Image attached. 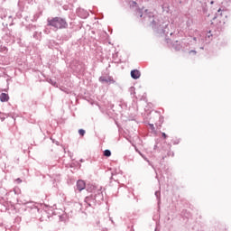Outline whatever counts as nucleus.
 Returning <instances> with one entry per match:
<instances>
[{
    "instance_id": "f257e3e1",
    "label": "nucleus",
    "mask_w": 231,
    "mask_h": 231,
    "mask_svg": "<svg viewBox=\"0 0 231 231\" xmlns=\"http://www.w3.org/2000/svg\"><path fill=\"white\" fill-rule=\"evenodd\" d=\"M136 16L143 17V19H148V21H150L151 23L152 30L159 35H165L166 37L167 35H169V24L162 21L155 22L154 14L149 12V10L143 8L137 9Z\"/></svg>"
},
{
    "instance_id": "f03ea898",
    "label": "nucleus",
    "mask_w": 231,
    "mask_h": 231,
    "mask_svg": "<svg viewBox=\"0 0 231 231\" xmlns=\"http://www.w3.org/2000/svg\"><path fill=\"white\" fill-rule=\"evenodd\" d=\"M48 26H52V28H56V30H64L68 28V22L66 18L62 17H53L47 19Z\"/></svg>"
},
{
    "instance_id": "7ed1b4c3",
    "label": "nucleus",
    "mask_w": 231,
    "mask_h": 231,
    "mask_svg": "<svg viewBox=\"0 0 231 231\" xmlns=\"http://www.w3.org/2000/svg\"><path fill=\"white\" fill-rule=\"evenodd\" d=\"M103 200H104V194L102 193L101 189L95 190L94 194H91L85 198V203H87L88 207L97 205V203H100V201H103Z\"/></svg>"
},
{
    "instance_id": "20e7f679",
    "label": "nucleus",
    "mask_w": 231,
    "mask_h": 231,
    "mask_svg": "<svg viewBox=\"0 0 231 231\" xmlns=\"http://www.w3.org/2000/svg\"><path fill=\"white\" fill-rule=\"evenodd\" d=\"M99 82H102V84H115L116 81L111 76H101Z\"/></svg>"
},
{
    "instance_id": "39448f33",
    "label": "nucleus",
    "mask_w": 231,
    "mask_h": 231,
    "mask_svg": "<svg viewBox=\"0 0 231 231\" xmlns=\"http://www.w3.org/2000/svg\"><path fill=\"white\" fill-rule=\"evenodd\" d=\"M25 205H27V208H30L32 214H37V212H39V208H37L33 202H27Z\"/></svg>"
},
{
    "instance_id": "423d86ee",
    "label": "nucleus",
    "mask_w": 231,
    "mask_h": 231,
    "mask_svg": "<svg viewBox=\"0 0 231 231\" xmlns=\"http://www.w3.org/2000/svg\"><path fill=\"white\" fill-rule=\"evenodd\" d=\"M77 14L81 19H88L89 17V13L84 9H78Z\"/></svg>"
},
{
    "instance_id": "0eeeda50",
    "label": "nucleus",
    "mask_w": 231,
    "mask_h": 231,
    "mask_svg": "<svg viewBox=\"0 0 231 231\" xmlns=\"http://www.w3.org/2000/svg\"><path fill=\"white\" fill-rule=\"evenodd\" d=\"M76 187L79 192H82V190L86 189V182H84V180H79L77 181Z\"/></svg>"
},
{
    "instance_id": "6e6552de",
    "label": "nucleus",
    "mask_w": 231,
    "mask_h": 231,
    "mask_svg": "<svg viewBox=\"0 0 231 231\" xmlns=\"http://www.w3.org/2000/svg\"><path fill=\"white\" fill-rule=\"evenodd\" d=\"M132 79H134V80H138V79L141 77V73H140V70L138 69H134V70H131V73H130Z\"/></svg>"
},
{
    "instance_id": "1a4fd4ad",
    "label": "nucleus",
    "mask_w": 231,
    "mask_h": 231,
    "mask_svg": "<svg viewBox=\"0 0 231 231\" xmlns=\"http://www.w3.org/2000/svg\"><path fill=\"white\" fill-rule=\"evenodd\" d=\"M8 100H10V97L8 96V94L6 93H2L0 95V101L1 102H8Z\"/></svg>"
},
{
    "instance_id": "9d476101",
    "label": "nucleus",
    "mask_w": 231,
    "mask_h": 231,
    "mask_svg": "<svg viewBox=\"0 0 231 231\" xmlns=\"http://www.w3.org/2000/svg\"><path fill=\"white\" fill-rule=\"evenodd\" d=\"M0 52L4 53L5 55H6V53H8V48H6V46H0Z\"/></svg>"
},
{
    "instance_id": "9b49d317",
    "label": "nucleus",
    "mask_w": 231,
    "mask_h": 231,
    "mask_svg": "<svg viewBox=\"0 0 231 231\" xmlns=\"http://www.w3.org/2000/svg\"><path fill=\"white\" fill-rule=\"evenodd\" d=\"M41 33L42 32H34V33L32 35L33 39H36L37 41H41Z\"/></svg>"
},
{
    "instance_id": "f8f14e48",
    "label": "nucleus",
    "mask_w": 231,
    "mask_h": 231,
    "mask_svg": "<svg viewBox=\"0 0 231 231\" xmlns=\"http://www.w3.org/2000/svg\"><path fill=\"white\" fill-rule=\"evenodd\" d=\"M221 15H223V14L221 13V9H218L217 14L213 18V21H216V19H221Z\"/></svg>"
},
{
    "instance_id": "ddd939ff",
    "label": "nucleus",
    "mask_w": 231,
    "mask_h": 231,
    "mask_svg": "<svg viewBox=\"0 0 231 231\" xmlns=\"http://www.w3.org/2000/svg\"><path fill=\"white\" fill-rule=\"evenodd\" d=\"M173 47L175 48V50L177 51H179V50H181V45L180 44V42L176 41L175 43L173 44Z\"/></svg>"
},
{
    "instance_id": "4468645a",
    "label": "nucleus",
    "mask_w": 231,
    "mask_h": 231,
    "mask_svg": "<svg viewBox=\"0 0 231 231\" xmlns=\"http://www.w3.org/2000/svg\"><path fill=\"white\" fill-rule=\"evenodd\" d=\"M50 84H51V86H53L54 88H58L59 84L57 83V81L53 80V79H50L49 80Z\"/></svg>"
},
{
    "instance_id": "2eb2a0df",
    "label": "nucleus",
    "mask_w": 231,
    "mask_h": 231,
    "mask_svg": "<svg viewBox=\"0 0 231 231\" xmlns=\"http://www.w3.org/2000/svg\"><path fill=\"white\" fill-rule=\"evenodd\" d=\"M104 156H106V158H109L111 156V150H105Z\"/></svg>"
},
{
    "instance_id": "dca6fc26",
    "label": "nucleus",
    "mask_w": 231,
    "mask_h": 231,
    "mask_svg": "<svg viewBox=\"0 0 231 231\" xmlns=\"http://www.w3.org/2000/svg\"><path fill=\"white\" fill-rule=\"evenodd\" d=\"M79 134L80 136H84V134H86V130H84V129H79Z\"/></svg>"
},
{
    "instance_id": "f3484780",
    "label": "nucleus",
    "mask_w": 231,
    "mask_h": 231,
    "mask_svg": "<svg viewBox=\"0 0 231 231\" xmlns=\"http://www.w3.org/2000/svg\"><path fill=\"white\" fill-rule=\"evenodd\" d=\"M213 36V34L210 32V31H209V32L207 34V38L208 39H210L211 37Z\"/></svg>"
},
{
    "instance_id": "a211bd4d",
    "label": "nucleus",
    "mask_w": 231,
    "mask_h": 231,
    "mask_svg": "<svg viewBox=\"0 0 231 231\" xmlns=\"http://www.w3.org/2000/svg\"><path fill=\"white\" fill-rule=\"evenodd\" d=\"M149 126H150V128H151L152 131H154V130H155L154 125L149 124Z\"/></svg>"
},
{
    "instance_id": "6ab92c4d",
    "label": "nucleus",
    "mask_w": 231,
    "mask_h": 231,
    "mask_svg": "<svg viewBox=\"0 0 231 231\" xmlns=\"http://www.w3.org/2000/svg\"><path fill=\"white\" fill-rule=\"evenodd\" d=\"M155 196L157 199H160V191H155Z\"/></svg>"
},
{
    "instance_id": "aec40b11",
    "label": "nucleus",
    "mask_w": 231,
    "mask_h": 231,
    "mask_svg": "<svg viewBox=\"0 0 231 231\" xmlns=\"http://www.w3.org/2000/svg\"><path fill=\"white\" fill-rule=\"evenodd\" d=\"M162 138H167V134L162 133Z\"/></svg>"
},
{
    "instance_id": "412c9836",
    "label": "nucleus",
    "mask_w": 231,
    "mask_h": 231,
    "mask_svg": "<svg viewBox=\"0 0 231 231\" xmlns=\"http://www.w3.org/2000/svg\"><path fill=\"white\" fill-rule=\"evenodd\" d=\"M16 181H17V183H21L23 180H22L20 178H18V179L16 180Z\"/></svg>"
},
{
    "instance_id": "4be33fe9",
    "label": "nucleus",
    "mask_w": 231,
    "mask_h": 231,
    "mask_svg": "<svg viewBox=\"0 0 231 231\" xmlns=\"http://www.w3.org/2000/svg\"><path fill=\"white\" fill-rule=\"evenodd\" d=\"M189 53H194V55H196V51H190Z\"/></svg>"
},
{
    "instance_id": "5701e85b",
    "label": "nucleus",
    "mask_w": 231,
    "mask_h": 231,
    "mask_svg": "<svg viewBox=\"0 0 231 231\" xmlns=\"http://www.w3.org/2000/svg\"><path fill=\"white\" fill-rule=\"evenodd\" d=\"M193 41H195V42L198 41V38L193 37Z\"/></svg>"
},
{
    "instance_id": "b1692460",
    "label": "nucleus",
    "mask_w": 231,
    "mask_h": 231,
    "mask_svg": "<svg viewBox=\"0 0 231 231\" xmlns=\"http://www.w3.org/2000/svg\"><path fill=\"white\" fill-rule=\"evenodd\" d=\"M95 189H97V187H95V186H92V190H95Z\"/></svg>"
},
{
    "instance_id": "393cba45",
    "label": "nucleus",
    "mask_w": 231,
    "mask_h": 231,
    "mask_svg": "<svg viewBox=\"0 0 231 231\" xmlns=\"http://www.w3.org/2000/svg\"><path fill=\"white\" fill-rule=\"evenodd\" d=\"M5 117H2V118H1L2 122H5Z\"/></svg>"
},
{
    "instance_id": "a878e982",
    "label": "nucleus",
    "mask_w": 231,
    "mask_h": 231,
    "mask_svg": "<svg viewBox=\"0 0 231 231\" xmlns=\"http://www.w3.org/2000/svg\"><path fill=\"white\" fill-rule=\"evenodd\" d=\"M210 5H214V1H211V2H210Z\"/></svg>"
},
{
    "instance_id": "bb28decb",
    "label": "nucleus",
    "mask_w": 231,
    "mask_h": 231,
    "mask_svg": "<svg viewBox=\"0 0 231 231\" xmlns=\"http://www.w3.org/2000/svg\"><path fill=\"white\" fill-rule=\"evenodd\" d=\"M80 162H84V159H81Z\"/></svg>"
},
{
    "instance_id": "cd10ccee",
    "label": "nucleus",
    "mask_w": 231,
    "mask_h": 231,
    "mask_svg": "<svg viewBox=\"0 0 231 231\" xmlns=\"http://www.w3.org/2000/svg\"><path fill=\"white\" fill-rule=\"evenodd\" d=\"M157 145L154 146V149H156Z\"/></svg>"
},
{
    "instance_id": "c85d7f7f",
    "label": "nucleus",
    "mask_w": 231,
    "mask_h": 231,
    "mask_svg": "<svg viewBox=\"0 0 231 231\" xmlns=\"http://www.w3.org/2000/svg\"><path fill=\"white\" fill-rule=\"evenodd\" d=\"M170 35H172V32H171Z\"/></svg>"
}]
</instances>
